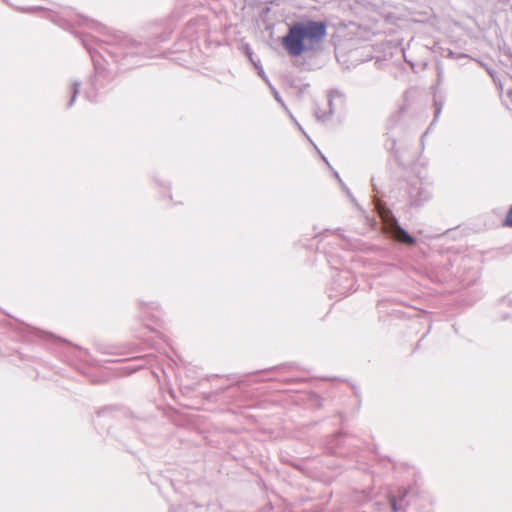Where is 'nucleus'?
I'll list each match as a JSON object with an SVG mask.
<instances>
[{"label": "nucleus", "mask_w": 512, "mask_h": 512, "mask_svg": "<svg viewBox=\"0 0 512 512\" xmlns=\"http://www.w3.org/2000/svg\"><path fill=\"white\" fill-rule=\"evenodd\" d=\"M327 34V24L323 21H300L289 27L288 33L281 43L286 52L292 57L301 56L315 49Z\"/></svg>", "instance_id": "f257e3e1"}, {"label": "nucleus", "mask_w": 512, "mask_h": 512, "mask_svg": "<svg viewBox=\"0 0 512 512\" xmlns=\"http://www.w3.org/2000/svg\"><path fill=\"white\" fill-rule=\"evenodd\" d=\"M380 217L383 222V230L386 233L392 235V237L401 243L406 245H413L415 240L411 237L403 228L398 225L395 217L388 210H383L380 212Z\"/></svg>", "instance_id": "f03ea898"}, {"label": "nucleus", "mask_w": 512, "mask_h": 512, "mask_svg": "<svg viewBox=\"0 0 512 512\" xmlns=\"http://www.w3.org/2000/svg\"><path fill=\"white\" fill-rule=\"evenodd\" d=\"M502 225L504 227H510L512 228V206L510 207V209L508 210L506 216H505V219L503 220V223Z\"/></svg>", "instance_id": "7ed1b4c3"}]
</instances>
